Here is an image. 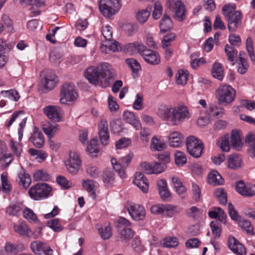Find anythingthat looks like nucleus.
<instances>
[{"label": "nucleus", "mask_w": 255, "mask_h": 255, "mask_svg": "<svg viewBox=\"0 0 255 255\" xmlns=\"http://www.w3.org/2000/svg\"><path fill=\"white\" fill-rule=\"evenodd\" d=\"M98 133L101 144L104 146L107 145L109 142V131L98 132Z\"/></svg>", "instance_id": "obj_64"}, {"label": "nucleus", "mask_w": 255, "mask_h": 255, "mask_svg": "<svg viewBox=\"0 0 255 255\" xmlns=\"http://www.w3.org/2000/svg\"><path fill=\"white\" fill-rule=\"evenodd\" d=\"M86 169L87 173L91 177L94 178L98 177L100 170L96 166L88 164L86 166Z\"/></svg>", "instance_id": "obj_61"}, {"label": "nucleus", "mask_w": 255, "mask_h": 255, "mask_svg": "<svg viewBox=\"0 0 255 255\" xmlns=\"http://www.w3.org/2000/svg\"><path fill=\"white\" fill-rule=\"evenodd\" d=\"M162 216L167 218H171L179 213L177 206L169 204H164Z\"/></svg>", "instance_id": "obj_31"}, {"label": "nucleus", "mask_w": 255, "mask_h": 255, "mask_svg": "<svg viewBox=\"0 0 255 255\" xmlns=\"http://www.w3.org/2000/svg\"><path fill=\"white\" fill-rule=\"evenodd\" d=\"M99 9L103 15L107 17H110L121 8L120 0H100Z\"/></svg>", "instance_id": "obj_6"}, {"label": "nucleus", "mask_w": 255, "mask_h": 255, "mask_svg": "<svg viewBox=\"0 0 255 255\" xmlns=\"http://www.w3.org/2000/svg\"><path fill=\"white\" fill-rule=\"evenodd\" d=\"M169 9L174 12L173 17L179 21H182L186 17L185 8L181 0H167Z\"/></svg>", "instance_id": "obj_11"}, {"label": "nucleus", "mask_w": 255, "mask_h": 255, "mask_svg": "<svg viewBox=\"0 0 255 255\" xmlns=\"http://www.w3.org/2000/svg\"><path fill=\"white\" fill-rule=\"evenodd\" d=\"M58 82L57 77L52 70H48L44 78L41 81L39 88L44 92L53 89Z\"/></svg>", "instance_id": "obj_12"}, {"label": "nucleus", "mask_w": 255, "mask_h": 255, "mask_svg": "<svg viewBox=\"0 0 255 255\" xmlns=\"http://www.w3.org/2000/svg\"><path fill=\"white\" fill-rule=\"evenodd\" d=\"M117 241L123 243H127L134 236V232L130 228L120 226L118 229Z\"/></svg>", "instance_id": "obj_16"}, {"label": "nucleus", "mask_w": 255, "mask_h": 255, "mask_svg": "<svg viewBox=\"0 0 255 255\" xmlns=\"http://www.w3.org/2000/svg\"><path fill=\"white\" fill-rule=\"evenodd\" d=\"M228 245L229 248L234 253L238 255H246L245 248L233 236H230L229 237Z\"/></svg>", "instance_id": "obj_15"}, {"label": "nucleus", "mask_w": 255, "mask_h": 255, "mask_svg": "<svg viewBox=\"0 0 255 255\" xmlns=\"http://www.w3.org/2000/svg\"><path fill=\"white\" fill-rule=\"evenodd\" d=\"M103 181L106 186H111L115 180V174L111 169L107 168L103 172Z\"/></svg>", "instance_id": "obj_32"}, {"label": "nucleus", "mask_w": 255, "mask_h": 255, "mask_svg": "<svg viewBox=\"0 0 255 255\" xmlns=\"http://www.w3.org/2000/svg\"><path fill=\"white\" fill-rule=\"evenodd\" d=\"M29 140L37 148L42 147L44 143L43 133L38 130H35L33 131L29 138Z\"/></svg>", "instance_id": "obj_21"}, {"label": "nucleus", "mask_w": 255, "mask_h": 255, "mask_svg": "<svg viewBox=\"0 0 255 255\" xmlns=\"http://www.w3.org/2000/svg\"><path fill=\"white\" fill-rule=\"evenodd\" d=\"M12 160V155L10 153H1L0 154V164L4 167H7Z\"/></svg>", "instance_id": "obj_50"}, {"label": "nucleus", "mask_w": 255, "mask_h": 255, "mask_svg": "<svg viewBox=\"0 0 255 255\" xmlns=\"http://www.w3.org/2000/svg\"><path fill=\"white\" fill-rule=\"evenodd\" d=\"M56 181L58 184L65 189H68L73 186L71 181L67 180L65 177L62 175L58 176L56 178Z\"/></svg>", "instance_id": "obj_49"}, {"label": "nucleus", "mask_w": 255, "mask_h": 255, "mask_svg": "<svg viewBox=\"0 0 255 255\" xmlns=\"http://www.w3.org/2000/svg\"><path fill=\"white\" fill-rule=\"evenodd\" d=\"M22 207L19 204H13L9 206L6 208V212L11 216H18L19 213L21 211Z\"/></svg>", "instance_id": "obj_54"}, {"label": "nucleus", "mask_w": 255, "mask_h": 255, "mask_svg": "<svg viewBox=\"0 0 255 255\" xmlns=\"http://www.w3.org/2000/svg\"><path fill=\"white\" fill-rule=\"evenodd\" d=\"M51 189V187L47 183H39L32 186L28 191V194L32 199L39 200L47 198Z\"/></svg>", "instance_id": "obj_7"}, {"label": "nucleus", "mask_w": 255, "mask_h": 255, "mask_svg": "<svg viewBox=\"0 0 255 255\" xmlns=\"http://www.w3.org/2000/svg\"><path fill=\"white\" fill-rule=\"evenodd\" d=\"M87 151L91 156H96L99 151L98 146V140L96 138H93L91 140L90 143L88 144L87 147Z\"/></svg>", "instance_id": "obj_42"}, {"label": "nucleus", "mask_w": 255, "mask_h": 255, "mask_svg": "<svg viewBox=\"0 0 255 255\" xmlns=\"http://www.w3.org/2000/svg\"><path fill=\"white\" fill-rule=\"evenodd\" d=\"M183 136L178 131L172 132L168 136L169 145L173 147H178L182 144Z\"/></svg>", "instance_id": "obj_23"}, {"label": "nucleus", "mask_w": 255, "mask_h": 255, "mask_svg": "<svg viewBox=\"0 0 255 255\" xmlns=\"http://www.w3.org/2000/svg\"><path fill=\"white\" fill-rule=\"evenodd\" d=\"M158 115L162 119L171 122L173 125H179L190 118V114L185 106L169 108L161 106L158 109Z\"/></svg>", "instance_id": "obj_2"}, {"label": "nucleus", "mask_w": 255, "mask_h": 255, "mask_svg": "<svg viewBox=\"0 0 255 255\" xmlns=\"http://www.w3.org/2000/svg\"><path fill=\"white\" fill-rule=\"evenodd\" d=\"M236 8V6L234 4H226L222 8L223 14L228 21V28L230 32L236 31L242 18L241 12L235 10Z\"/></svg>", "instance_id": "obj_3"}, {"label": "nucleus", "mask_w": 255, "mask_h": 255, "mask_svg": "<svg viewBox=\"0 0 255 255\" xmlns=\"http://www.w3.org/2000/svg\"><path fill=\"white\" fill-rule=\"evenodd\" d=\"M216 96L220 104L227 106L234 100L236 91L230 85H222L216 91Z\"/></svg>", "instance_id": "obj_5"}, {"label": "nucleus", "mask_w": 255, "mask_h": 255, "mask_svg": "<svg viewBox=\"0 0 255 255\" xmlns=\"http://www.w3.org/2000/svg\"><path fill=\"white\" fill-rule=\"evenodd\" d=\"M212 74L213 76L221 80L223 78V70L221 65L219 63H215L212 69Z\"/></svg>", "instance_id": "obj_41"}, {"label": "nucleus", "mask_w": 255, "mask_h": 255, "mask_svg": "<svg viewBox=\"0 0 255 255\" xmlns=\"http://www.w3.org/2000/svg\"><path fill=\"white\" fill-rule=\"evenodd\" d=\"M47 226L55 232H60L62 230V226L58 219H53L47 223Z\"/></svg>", "instance_id": "obj_55"}, {"label": "nucleus", "mask_w": 255, "mask_h": 255, "mask_svg": "<svg viewBox=\"0 0 255 255\" xmlns=\"http://www.w3.org/2000/svg\"><path fill=\"white\" fill-rule=\"evenodd\" d=\"M186 145L189 154L195 158L200 157L204 152V145L201 140L194 136L186 139Z\"/></svg>", "instance_id": "obj_8"}, {"label": "nucleus", "mask_w": 255, "mask_h": 255, "mask_svg": "<svg viewBox=\"0 0 255 255\" xmlns=\"http://www.w3.org/2000/svg\"><path fill=\"white\" fill-rule=\"evenodd\" d=\"M62 110L58 106H48L44 108L43 113L52 121L59 122L61 119Z\"/></svg>", "instance_id": "obj_14"}, {"label": "nucleus", "mask_w": 255, "mask_h": 255, "mask_svg": "<svg viewBox=\"0 0 255 255\" xmlns=\"http://www.w3.org/2000/svg\"><path fill=\"white\" fill-rule=\"evenodd\" d=\"M43 132L49 138H52L54 134L60 129L59 126L57 124L52 125L50 123H47L43 125Z\"/></svg>", "instance_id": "obj_27"}, {"label": "nucleus", "mask_w": 255, "mask_h": 255, "mask_svg": "<svg viewBox=\"0 0 255 255\" xmlns=\"http://www.w3.org/2000/svg\"><path fill=\"white\" fill-rule=\"evenodd\" d=\"M111 163L114 169L118 172L121 178H125L126 177L125 173L126 168L123 167V164L120 160L117 161L114 158L111 159Z\"/></svg>", "instance_id": "obj_35"}, {"label": "nucleus", "mask_w": 255, "mask_h": 255, "mask_svg": "<svg viewBox=\"0 0 255 255\" xmlns=\"http://www.w3.org/2000/svg\"><path fill=\"white\" fill-rule=\"evenodd\" d=\"M122 28L128 35H131L136 30V25L133 23H124Z\"/></svg>", "instance_id": "obj_60"}, {"label": "nucleus", "mask_w": 255, "mask_h": 255, "mask_svg": "<svg viewBox=\"0 0 255 255\" xmlns=\"http://www.w3.org/2000/svg\"><path fill=\"white\" fill-rule=\"evenodd\" d=\"M2 93L4 94V96L5 97L14 101H17L20 98V96L18 92L14 89L4 91L2 92Z\"/></svg>", "instance_id": "obj_56"}, {"label": "nucleus", "mask_w": 255, "mask_h": 255, "mask_svg": "<svg viewBox=\"0 0 255 255\" xmlns=\"http://www.w3.org/2000/svg\"><path fill=\"white\" fill-rule=\"evenodd\" d=\"M172 22L169 15L165 13L162 17L160 23L159 27L161 32H165L170 30L172 27Z\"/></svg>", "instance_id": "obj_29"}, {"label": "nucleus", "mask_w": 255, "mask_h": 255, "mask_svg": "<svg viewBox=\"0 0 255 255\" xmlns=\"http://www.w3.org/2000/svg\"><path fill=\"white\" fill-rule=\"evenodd\" d=\"M21 4H23L25 2L28 5H31V7L29 9L31 16H35L39 15L40 13V11L36 10H35V7L36 8L39 7L44 4V1L43 0H19Z\"/></svg>", "instance_id": "obj_20"}, {"label": "nucleus", "mask_w": 255, "mask_h": 255, "mask_svg": "<svg viewBox=\"0 0 255 255\" xmlns=\"http://www.w3.org/2000/svg\"><path fill=\"white\" fill-rule=\"evenodd\" d=\"M128 48L131 50H136L142 56L144 60L151 65L158 64L160 58L158 53L154 51L147 49L145 46L138 43H130Z\"/></svg>", "instance_id": "obj_4"}, {"label": "nucleus", "mask_w": 255, "mask_h": 255, "mask_svg": "<svg viewBox=\"0 0 255 255\" xmlns=\"http://www.w3.org/2000/svg\"><path fill=\"white\" fill-rule=\"evenodd\" d=\"M152 10L151 6H148L146 9L139 10L136 14V18L141 23L146 21L149 16Z\"/></svg>", "instance_id": "obj_33"}, {"label": "nucleus", "mask_w": 255, "mask_h": 255, "mask_svg": "<svg viewBox=\"0 0 255 255\" xmlns=\"http://www.w3.org/2000/svg\"><path fill=\"white\" fill-rule=\"evenodd\" d=\"M126 63L134 72H138L141 69V67L139 63L133 58L127 59L126 60Z\"/></svg>", "instance_id": "obj_59"}, {"label": "nucleus", "mask_w": 255, "mask_h": 255, "mask_svg": "<svg viewBox=\"0 0 255 255\" xmlns=\"http://www.w3.org/2000/svg\"><path fill=\"white\" fill-rule=\"evenodd\" d=\"M18 177L19 179V184L23 188H27L31 183V178L29 175L25 172V171L21 168L18 173Z\"/></svg>", "instance_id": "obj_30"}, {"label": "nucleus", "mask_w": 255, "mask_h": 255, "mask_svg": "<svg viewBox=\"0 0 255 255\" xmlns=\"http://www.w3.org/2000/svg\"><path fill=\"white\" fill-rule=\"evenodd\" d=\"M175 162L178 166H183L187 162V158L185 153L182 151H178L175 153Z\"/></svg>", "instance_id": "obj_48"}, {"label": "nucleus", "mask_w": 255, "mask_h": 255, "mask_svg": "<svg viewBox=\"0 0 255 255\" xmlns=\"http://www.w3.org/2000/svg\"><path fill=\"white\" fill-rule=\"evenodd\" d=\"M46 245V244L40 241H34L31 243L30 248L34 254L40 255L43 252Z\"/></svg>", "instance_id": "obj_43"}, {"label": "nucleus", "mask_w": 255, "mask_h": 255, "mask_svg": "<svg viewBox=\"0 0 255 255\" xmlns=\"http://www.w3.org/2000/svg\"><path fill=\"white\" fill-rule=\"evenodd\" d=\"M33 178L35 181H48L50 179V176L46 171L39 170L34 173Z\"/></svg>", "instance_id": "obj_47"}, {"label": "nucleus", "mask_w": 255, "mask_h": 255, "mask_svg": "<svg viewBox=\"0 0 255 255\" xmlns=\"http://www.w3.org/2000/svg\"><path fill=\"white\" fill-rule=\"evenodd\" d=\"M171 181L176 192L179 194H183L186 191V187L182 184L181 181L177 177H172Z\"/></svg>", "instance_id": "obj_37"}, {"label": "nucleus", "mask_w": 255, "mask_h": 255, "mask_svg": "<svg viewBox=\"0 0 255 255\" xmlns=\"http://www.w3.org/2000/svg\"><path fill=\"white\" fill-rule=\"evenodd\" d=\"M98 231L104 240H108L112 236L111 228L109 225H106L100 228H98Z\"/></svg>", "instance_id": "obj_45"}, {"label": "nucleus", "mask_w": 255, "mask_h": 255, "mask_svg": "<svg viewBox=\"0 0 255 255\" xmlns=\"http://www.w3.org/2000/svg\"><path fill=\"white\" fill-rule=\"evenodd\" d=\"M176 35L173 33H170L164 36L161 43L163 48H166L171 45V42L174 40Z\"/></svg>", "instance_id": "obj_58"}, {"label": "nucleus", "mask_w": 255, "mask_h": 255, "mask_svg": "<svg viewBox=\"0 0 255 255\" xmlns=\"http://www.w3.org/2000/svg\"><path fill=\"white\" fill-rule=\"evenodd\" d=\"M208 216L212 219L218 218L221 222L224 223H225L227 217L224 211L219 207H215L212 211H209L208 212Z\"/></svg>", "instance_id": "obj_25"}, {"label": "nucleus", "mask_w": 255, "mask_h": 255, "mask_svg": "<svg viewBox=\"0 0 255 255\" xmlns=\"http://www.w3.org/2000/svg\"><path fill=\"white\" fill-rule=\"evenodd\" d=\"M225 51L228 56V60L231 62H234L235 58L237 56V50L233 46L227 44L225 46Z\"/></svg>", "instance_id": "obj_46"}, {"label": "nucleus", "mask_w": 255, "mask_h": 255, "mask_svg": "<svg viewBox=\"0 0 255 255\" xmlns=\"http://www.w3.org/2000/svg\"><path fill=\"white\" fill-rule=\"evenodd\" d=\"M224 182L221 176L217 171H212L208 175V182L214 185L222 184Z\"/></svg>", "instance_id": "obj_34"}, {"label": "nucleus", "mask_w": 255, "mask_h": 255, "mask_svg": "<svg viewBox=\"0 0 255 255\" xmlns=\"http://www.w3.org/2000/svg\"><path fill=\"white\" fill-rule=\"evenodd\" d=\"M239 226L248 234L254 235V228L252 226L251 222L248 220H243L239 223Z\"/></svg>", "instance_id": "obj_52"}, {"label": "nucleus", "mask_w": 255, "mask_h": 255, "mask_svg": "<svg viewBox=\"0 0 255 255\" xmlns=\"http://www.w3.org/2000/svg\"><path fill=\"white\" fill-rule=\"evenodd\" d=\"M133 183L143 193H147L148 190V183L147 178L141 172H136Z\"/></svg>", "instance_id": "obj_17"}, {"label": "nucleus", "mask_w": 255, "mask_h": 255, "mask_svg": "<svg viewBox=\"0 0 255 255\" xmlns=\"http://www.w3.org/2000/svg\"><path fill=\"white\" fill-rule=\"evenodd\" d=\"M246 49L251 60L253 62H255V55L254 54L253 40L251 37H248L246 40Z\"/></svg>", "instance_id": "obj_51"}, {"label": "nucleus", "mask_w": 255, "mask_h": 255, "mask_svg": "<svg viewBox=\"0 0 255 255\" xmlns=\"http://www.w3.org/2000/svg\"><path fill=\"white\" fill-rule=\"evenodd\" d=\"M231 143L233 148L240 150L243 145L240 131L233 130L231 135Z\"/></svg>", "instance_id": "obj_24"}, {"label": "nucleus", "mask_w": 255, "mask_h": 255, "mask_svg": "<svg viewBox=\"0 0 255 255\" xmlns=\"http://www.w3.org/2000/svg\"><path fill=\"white\" fill-rule=\"evenodd\" d=\"M82 184L84 188L91 194L92 198L96 200V189L98 183L92 180H84Z\"/></svg>", "instance_id": "obj_26"}, {"label": "nucleus", "mask_w": 255, "mask_h": 255, "mask_svg": "<svg viewBox=\"0 0 255 255\" xmlns=\"http://www.w3.org/2000/svg\"><path fill=\"white\" fill-rule=\"evenodd\" d=\"M24 217L25 219L30 222H35L37 221V217L36 215L33 212L32 210L29 209H26L23 211Z\"/></svg>", "instance_id": "obj_63"}, {"label": "nucleus", "mask_w": 255, "mask_h": 255, "mask_svg": "<svg viewBox=\"0 0 255 255\" xmlns=\"http://www.w3.org/2000/svg\"><path fill=\"white\" fill-rule=\"evenodd\" d=\"M159 193L163 201H166L171 196V194L167 188V183L164 179H160L157 182Z\"/></svg>", "instance_id": "obj_22"}, {"label": "nucleus", "mask_w": 255, "mask_h": 255, "mask_svg": "<svg viewBox=\"0 0 255 255\" xmlns=\"http://www.w3.org/2000/svg\"><path fill=\"white\" fill-rule=\"evenodd\" d=\"M126 208L133 220L140 221L145 219L146 211L142 206L132 202H127Z\"/></svg>", "instance_id": "obj_10"}, {"label": "nucleus", "mask_w": 255, "mask_h": 255, "mask_svg": "<svg viewBox=\"0 0 255 255\" xmlns=\"http://www.w3.org/2000/svg\"><path fill=\"white\" fill-rule=\"evenodd\" d=\"M178 245V240L175 237H168L164 240L163 246L166 248H174Z\"/></svg>", "instance_id": "obj_57"}, {"label": "nucleus", "mask_w": 255, "mask_h": 255, "mask_svg": "<svg viewBox=\"0 0 255 255\" xmlns=\"http://www.w3.org/2000/svg\"><path fill=\"white\" fill-rule=\"evenodd\" d=\"M81 161L79 154L71 151L69 153V158L65 162L68 171L74 174H76L79 170Z\"/></svg>", "instance_id": "obj_13"}, {"label": "nucleus", "mask_w": 255, "mask_h": 255, "mask_svg": "<svg viewBox=\"0 0 255 255\" xmlns=\"http://www.w3.org/2000/svg\"><path fill=\"white\" fill-rule=\"evenodd\" d=\"M229 139V135L226 134L224 136H222L217 142V144L223 151L228 152L230 149Z\"/></svg>", "instance_id": "obj_36"}, {"label": "nucleus", "mask_w": 255, "mask_h": 255, "mask_svg": "<svg viewBox=\"0 0 255 255\" xmlns=\"http://www.w3.org/2000/svg\"><path fill=\"white\" fill-rule=\"evenodd\" d=\"M123 120L132 126L136 129H139L141 128V124L138 119V117L132 112L127 111L123 113Z\"/></svg>", "instance_id": "obj_18"}, {"label": "nucleus", "mask_w": 255, "mask_h": 255, "mask_svg": "<svg viewBox=\"0 0 255 255\" xmlns=\"http://www.w3.org/2000/svg\"><path fill=\"white\" fill-rule=\"evenodd\" d=\"M165 144L164 142L154 137L152 138L150 143V148L153 151H161L165 148Z\"/></svg>", "instance_id": "obj_40"}, {"label": "nucleus", "mask_w": 255, "mask_h": 255, "mask_svg": "<svg viewBox=\"0 0 255 255\" xmlns=\"http://www.w3.org/2000/svg\"><path fill=\"white\" fill-rule=\"evenodd\" d=\"M236 190L240 195L244 197L250 196L251 184H245L242 180L239 181L236 184Z\"/></svg>", "instance_id": "obj_28"}, {"label": "nucleus", "mask_w": 255, "mask_h": 255, "mask_svg": "<svg viewBox=\"0 0 255 255\" xmlns=\"http://www.w3.org/2000/svg\"><path fill=\"white\" fill-rule=\"evenodd\" d=\"M213 234L215 236V238H219L221 233V228L216 221H212L210 223Z\"/></svg>", "instance_id": "obj_62"}, {"label": "nucleus", "mask_w": 255, "mask_h": 255, "mask_svg": "<svg viewBox=\"0 0 255 255\" xmlns=\"http://www.w3.org/2000/svg\"><path fill=\"white\" fill-rule=\"evenodd\" d=\"M214 196L218 199L220 203L223 205H226L227 203V195L225 190L219 188L216 189L214 192Z\"/></svg>", "instance_id": "obj_38"}, {"label": "nucleus", "mask_w": 255, "mask_h": 255, "mask_svg": "<svg viewBox=\"0 0 255 255\" xmlns=\"http://www.w3.org/2000/svg\"><path fill=\"white\" fill-rule=\"evenodd\" d=\"M243 165L242 157L236 154L229 155L227 159V167L233 170H238Z\"/></svg>", "instance_id": "obj_19"}, {"label": "nucleus", "mask_w": 255, "mask_h": 255, "mask_svg": "<svg viewBox=\"0 0 255 255\" xmlns=\"http://www.w3.org/2000/svg\"><path fill=\"white\" fill-rule=\"evenodd\" d=\"M60 95V102L63 104L74 102L78 98L75 86L70 83H65L62 85Z\"/></svg>", "instance_id": "obj_9"}, {"label": "nucleus", "mask_w": 255, "mask_h": 255, "mask_svg": "<svg viewBox=\"0 0 255 255\" xmlns=\"http://www.w3.org/2000/svg\"><path fill=\"white\" fill-rule=\"evenodd\" d=\"M1 21L3 26L5 25L7 31L13 32L14 28L13 26V22L10 17L6 14H3L1 17Z\"/></svg>", "instance_id": "obj_53"}, {"label": "nucleus", "mask_w": 255, "mask_h": 255, "mask_svg": "<svg viewBox=\"0 0 255 255\" xmlns=\"http://www.w3.org/2000/svg\"><path fill=\"white\" fill-rule=\"evenodd\" d=\"M1 181L2 192L4 194L9 195L11 190V186L7 180L6 175L2 174L1 175Z\"/></svg>", "instance_id": "obj_44"}, {"label": "nucleus", "mask_w": 255, "mask_h": 255, "mask_svg": "<svg viewBox=\"0 0 255 255\" xmlns=\"http://www.w3.org/2000/svg\"><path fill=\"white\" fill-rule=\"evenodd\" d=\"M85 76L89 82L94 85L99 84L106 86L110 80L115 76V71L107 63H104L99 66H90L85 72Z\"/></svg>", "instance_id": "obj_1"}, {"label": "nucleus", "mask_w": 255, "mask_h": 255, "mask_svg": "<svg viewBox=\"0 0 255 255\" xmlns=\"http://www.w3.org/2000/svg\"><path fill=\"white\" fill-rule=\"evenodd\" d=\"M188 72L187 71L179 70L176 75V83L179 85H184L187 81Z\"/></svg>", "instance_id": "obj_39"}]
</instances>
